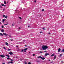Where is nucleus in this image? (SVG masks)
<instances>
[{
  "mask_svg": "<svg viewBox=\"0 0 64 64\" xmlns=\"http://www.w3.org/2000/svg\"><path fill=\"white\" fill-rule=\"evenodd\" d=\"M42 58V56H38V58Z\"/></svg>",
  "mask_w": 64,
  "mask_h": 64,
  "instance_id": "obj_19",
  "label": "nucleus"
},
{
  "mask_svg": "<svg viewBox=\"0 0 64 64\" xmlns=\"http://www.w3.org/2000/svg\"><path fill=\"white\" fill-rule=\"evenodd\" d=\"M0 56L2 58H4V57H5V56H4L3 55H0Z\"/></svg>",
  "mask_w": 64,
  "mask_h": 64,
  "instance_id": "obj_4",
  "label": "nucleus"
},
{
  "mask_svg": "<svg viewBox=\"0 0 64 64\" xmlns=\"http://www.w3.org/2000/svg\"><path fill=\"white\" fill-rule=\"evenodd\" d=\"M7 18V16H5V18Z\"/></svg>",
  "mask_w": 64,
  "mask_h": 64,
  "instance_id": "obj_20",
  "label": "nucleus"
},
{
  "mask_svg": "<svg viewBox=\"0 0 64 64\" xmlns=\"http://www.w3.org/2000/svg\"><path fill=\"white\" fill-rule=\"evenodd\" d=\"M48 34H50V33L49 32V33H48Z\"/></svg>",
  "mask_w": 64,
  "mask_h": 64,
  "instance_id": "obj_47",
  "label": "nucleus"
},
{
  "mask_svg": "<svg viewBox=\"0 0 64 64\" xmlns=\"http://www.w3.org/2000/svg\"><path fill=\"white\" fill-rule=\"evenodd\" d=\"M0 6H1V5H0Z\"/></svg>",
  "mask_w": 64,
  "mask_h": 64,
  "instance_id": "obj_64",
  "label": "nucleus"
},
{
  "mask_svg": "<svg viewBox=\"0 0 64 64\" xmlns=\"http://www.w3.org/2000/svg\"><path fill=\"white\" fill-rule=\"evenodd\" d=\"M42 29H43V30H45V28H42Z\"/></svg>",
  "mask_w": 64,
  "mask_h": 64,
  "instance_id": "obj_36",
  "label": "nucleus"
},
{
  "mask_svg": "<svg viewBox=\"0 0 64 64\" xmlns=\"http://www.w3.org/2000/svg\"><path fill=\"white\" fill-rule=\"evenodd\" d=\"M11 41H12V40H11Z\"/></svg>",
  "mask_w": 64,
  "mask_h": 64,
  "instance_id": "obj_63",
  "label": "nucleus"
},
{
  "mask_svg": "<svg viewBox=\"0 0 64 64\" xmlns=\"http://www.w3.org/2000/svg\"><path fill=\"white\" fill-rule=\"evenodd\" d=\"M44 52H47V51H46V50H45L44 51Z\"/></svg>",
  "mask_w": 64,
  "mask_h": 64,
  "instance_id": "obj_48",
  "label": "nucleus"
},
{
  "mask_svg": "<svg viewBox=\"0 0 64 64\" xmlns=\"http://www.w3.org/2000/svg\"><path fill=\"white\" fill-rule=\"evenodd\" d=\"M4 3L5 4H6V1H4Z\"/></svg>",
  "mask_w": 64,
  "mask_h": 64,
  "instance_id": "obj_18",
  "label": "nucleus"
},
{
  "mask_svg": "<svg viewBox=\"0 0 64 64\" xmlns=\"http://www.w3.org/2000/svg\"><path fill=\"white\" fill-rule=\"evenodd\" d=\"M19 18H20V19H22V18H21V17H19Z\"/></svg>",
  "mask_w": 64,
  "mask_h": 64,
  "instance_id": "obj_33",
  "label": "nucleus"
},
{
  "mask_svg": "<svg viewBox=\"0 0 64 64\" xmlns=\"http://www.w3.org/2000/svg\"><path fill=\"white\" fill-rule=\"evenodd\" d=\"M10 63V62H8V64H9Z\"/></svg>",
  "mask_w": 64,
  "mask_h": 64,
  "instance_id": "obj_24",
  "label": "nucleus"
},
{
  "mask_svg": "<svg viewBox=\"0 0 64 64\" xmlns=\"http://www.w3.org/2000/svg\"><path fill=\"white\" fill-rule=\"evenodd\" d=\"M18 46H16V48H18Z\"/></svg>",
  "mask_w": 64,
  "mask_h": 64,
  "instance_id": "obj_43",
  "label": "nucleus"
},
{
  "mask_svg": "<svg viewBox=\"0 0 64 64\" xmlns=\"http://www.w3.org/2000/svg\"><path fill=\"white\" fill-rule=\"evenodd\" d=\"M9 37H11V35L9 36Z\"/></svg>",
  "mask_w": 64,
  "mask_h": 64,
  "instance_id": "obj_38",
  "label": "nucleus"
},
{
  "mask_svg": "<svg viewBox=\"0 0 64 64\" xmlns=\"http://www.w3.org/2000/svg\"><path fill=\"white\" fill-rule=\"evenodd\" d=\"M58 52H60V51H61V49H60V48H59L58 49Z\"/></svg>",
  "mask_w": 64,
  "mask_h": 64,
  "instance_id": "obj_6",
  "label": "nucleus"
},
{
  "mask_svg": "<svg viewBox=\"0 0 64 64\" xmlns=\"http://www.w3.org/2000/svg\"><path fill=\"white\" fill-rule=\"evenodd\" d=\"M4 7H6V6L5 5H4Z\"/></svg>",
  "mask_w": 64,
  "mask_h": 64,
  "instance_id": "obj_39",
  "label": "nucleus"
},
{
  "mask_svg": "<svg viewBox=\"0 0 64 64\" xmlns=\"http://www.w3.org/2000/svg\"><path fill=\"white\" fill-rule=\"evenodd\" d=\"M3 48H4V49H5V50H6V48H5V47H3Z\"/></svg>",
  "mask_w": 64,
  "mask_h": 64,
  "instance_id": "obj_29",
  "label": "nucleus"
},
{
  "mask_svg": "<svg viewBox=\"0 0 64 64\" xmlns=\"http://www.w3.org/2000/svg\"><path fill=\"white\" fill-rule=\"evenodd\" d=\"M33 56H35V54H33Z\"/></svg>",
  "mask_w": 64,
  "mask_h": 64,
  "instance_id": "obj_40",
  "label": "nucleus"
},
{
  "mask_svg": "<svg viewBox=\"0 0 64 64\" xmlns=\"http://www.w3.org/2000/svg\"><path fill=\"white\" fill-rule=\"evenodd\" d=\"M62 54H60V57H61V56H62Z\"/></svg>",
  "mask_w": 64,
  "mask_h": 64,
  "instance_id": "obj_21",
  "label": "nucleus"
},
{
  "mask_svg": "<svg viewBox=\"0 0 64 64\" xmlns=\"http://www.w3.org/2000/svg\"><path fill=\"white\" fill-rule=\"evenodd\" d=\"M34 2L35 3V2H36V1L35 0Z\"/></svg>",
  "mask_w": 64,
  "mask_h": 64,
  "instance_id": "obj_44",
  "label": "nucleus"
},
{
  "mask_svg": "<svg viewBox=\"0 0 64 64\" xmlns=\"http://www.w3.org/2000/svg\"><path fill=\"white\" fill-rule=\"evenodd\" d=\"M22 1V0H21V1Z\"/></svg>",
  "mask_w": 64,
  "mask_h": 64,
  "instance_id": "obj_61",
  "label": "nucleus"
},
{
  "mask_svg": "<svg viewBox=\"0 0 64 64\" xmlns=\"http://www.w3.org/2000/svg\"><path fill=\"white\" fill-rule=\"evenodd\" d=\"M49 55V54L48 53H46L45 54V56L46 57V56H47V55Z\"/></svg>",
  "mask_w": 64,
  "mask_h": 64,
  "instance_id": "obj_3",
  "label": "nucleus"
},
{
  "mask_svg": "<svg viewBox=\"0 0 64 64\" xmlns=\"http://www.w3.org/2000/svg\"><path fill=\"white\" fill-rule=\"evenodd\" d=\"M54 54H53L51 56V57H52V56H54Z\"/></svg>",
  "mask_w": 64,
  "mask_h": 64,
  "instance_id": "obj_16",
  "label": "nucleus"
},
{
  "mask_svg": "<svg viewBox=\"0 0 64 64\" xmlns=\"http://www.w3.org/2000/svg\"><path fill=\"white\" fill-rule=\"evenodd\" d=\"M4 4H2L1 5L2 6H4Z\"/></svg>",
  "mask_w": 64,
  "mask_h": 64,
  "instance_id": "obj_23",
  "label": "nucleus"
},
{
  "mask_svg": "<svg viewBox=\"0 0 64 64\" xmlns=\"http://www.w3.org/2000/svg\"><path fill=\"white\" fill-rule=\"evenodd\" d=\"M61 62H62V63H63V62L62 61Z\"/></svg>",
  "mask_w": 64,
  "mask_h": 64,
  "instance_id": "obj_51",
  "label": "nucleus"
},
{
  "mask_svg": "<svg viewBox=\"0 0 64 64\" xmlns=\"http://www.w3.org/2000/svg\"><path fill=\"white\" fill-rule=\"evenodd\" d=\"M18 31H19L20 30L18 29Z\"/></svg>",
  "mask_w": 64,
  "mask_h": 64,
  "instance_id": "obj_45",
  "label": "nucleus"
},
{
  "mask_svg": "<svg viewBox=\"0 0 64 64\" xmlns=\"http://www.w3.org/2000/svg\"><path fill=\"white\" fill-rule=\"evenodd\" d=\"M27 49H28V48H24V51H25L26 50H27Z\"/></svg>",
  "mask_w": 64,
  "mask_h": 64,
  "instance_id": "obj_12",
  "label": "nucleus"
},
{
  "mask_svg": "<svg viewBox=\"0 0 64 64\" xmlns=\"http://www.w3.org/2000/svg\"><path fill=\"white\" fill-rule=\"evenodd\" d=\"M30 26H28V27H29Z\"/></svg>",
  "mask_w": 64,
  "mask_h": 64,
  "instance_id": "obj_58",
  "label": "nucleus"
},
{
  "mask_svg": "<svg viewBox=\"0 0 64 64\" xmlns=\"http://www.w3.org/2000/svg\"><path fill=\"white\" fill-rule=\"evenodd\" d=\"M11 61H14V60H12V59H11L10 60Z\"/></svg>",
  "mask_w": 64,
  "mask_h": 64,
  "instance_id": "obj_31",
  "label": "nucleus"
},
{
  "mask_svg": "<svg viewBox=\"0 0 64 64\" xmlns=\"http://www.w3.org/2000/svg\"><path fill=\"white\" fill-rule=\"evenodd\" d=\"M4 25H8V23H7L6 24H4Z\"/></svg>",
  "mask_w": 64,
  "mask_h": 64,
  "instance_id": "obj_25",
  "label": "nucleus"
},
{
  "mask_svg": "<svg viewBox=\"0 0 64 64\" xmlns=\"http://www.w3.org/2000/svg\"><path fill=\"white\" fill-rule=\"evenodd\" d=\"M3 34L4 35H5V36H7L8 35V34H7L6 33H3Z\"/></svg>",
  "mask_w": 64,
  "mask_h": 64,
  "instance_id": "obj_2",
  "label": "nucleus"
},
{
  "mask_svg": "<svg viewBox=\"0 0 64 64\" xmlns=\"http://www.w3.org/2000/svg\"><path fill=\"white\" fill-rule=\"evenodd\" d=\"M5 10V8H4L3 10V11H4Z\"/></svg>",
  "mask_w": 64,
  "mask_h": 64,
  "instance_id": "obj_42",
  "label": "nucleus"
},
{
  "mask_svg": "<svg viewBox=\"0 0 64 64\" xmlns=\"http://www.w3.org/2000/svg\"><path fill=\"white\" fill-rule=\"evenodd\" d=\"M56 56L55 55L54 56V60H55L56 59Z\"/></svg>",
  "mask_w": 64,
  "mask_h": 64,
  "instance_id": "obj_8",
  "label": "nucleus"
},
{
  "mask_svg": "<svg viewBox=\"0 0 64 64\" xmlns=\"http://www.w3.org/2000/svg\"><path fill=\"white\" fill-rule=\"evenodd\" d=\"M10 59V58H7V60H8V59Z\"/></svg>",
  "mask_w": 64,
  "mask_h": 64,
  "instance_id": "obj_26",
  "label": "nucleus"
},
{
  "mask_svg": "<svg viewBox=\"0 0 64 64\" xmlns=\"http://www.w3.org/2000/svg\"><path fill=\"white\" fill-rule=\"evenodd\" d=\"M28 64H31V62H29L28 63Z\"/></svg>",
  "mask_w": 64,
  "mask_h": 64,
  "instance_id": "obj_32",
  "label": "nucleus"
},
{
  "mask_svg": "<svg viewBox=\"0 0 64 64\" xmlns=\"http://www.w3.org/2000/svg\"><path fill=\"white\" fill-rule=\"evenodd\" d=\"M5 15H3V17H5Z\"/></svg>",
  "mask_w": 64,
  "mask_h": 64,
  "instance_id": "obj_37",
  "label": "nucleus"
},
{
  "mask_svg": "<svg viewBox=\"0 0 64 64\" xmlns=\"http://www.w3.org/2000/svg\"><path fill=\"white\" fill-rule=\"evenodd\" d=\"M25 64H27V62H25Z\"/></svg>",
  "mask_w": 64,
  "mask_h": 64,
  "instance_id": "obj_41",
  "label": "nucleus"
},
{
  "mask_svg": "<svg viewBox=\"0 0 64 64\" xmlns=\"http://www.w3.org/2000/svg\"><path fill=\"white\" fill-rule=\"evenodd\" d=\"M40 53H42V52H40Z\"/></svg>",
  "mask_w": 64,
  "mask_h": 64,
  "instance_id": "obj_53",
  "label": "nucleus"
},
{
  "mask_svg": "<svg viewBox=\"0 0 64 64\" xmlns=\"http://www.w3.org/2000/svg\"><path fill=\"white\" fill-rule=\"evenodd\" d=\"M24 52H26V50H24Z\"/></svg>",
  "mask_w": 64,
  "mask_h": 64,
  "instance_id": "obj_49",
  "label": "nucleus"
},
{
  "mask_svg": "<svg viewBox=\"0 0 64 64\" xmlns=\"http://www.w3.org/2000/svg\"><path fill=\"white\" fill-rule=\"evenodd\" d=\"M4 27V26H2V28H3Z\"/></svg>",
  "mask_w": 64,
  "mask_h": 64,
  "instance_id": "obj_27",
  "label": "nucleus"
},
{
  "mask_svg": "<svg viewBox=\"0 0 64 64\" xmlns=\"http://www.w3.org/2000/svg\"><path fill=\"white\" fill-rule=\"evenodd\" d=\"M7 3H8V2H7Z\"/></svg>",
  "mask_w": 64,
  "mask_h": 64,
  "instance_id": "obj_56",
  "label": "nucleus"
},
{
  "mask_svg": "<svg viewBox=\"0 0 64 64\" xmlns=\"http://www.w3.org/2000/svg\"><path fill=\"white\" fill-rule=\"evenodd\" d=\"M12 40L11 39V40Z\"/></svg>",
  "mask_w": 64,
  "mask_h": 64,
  "instance_id": "obj_59",
  "label": "nucleus"
},
{
  "mask_svg": "<svg viewBox=\"0 0 64 64\" xmlns=\"http://www.w3.org/2000/svg\"><path fill=\"white\" fill-rule=\"evenodd\" d=\"M40 33H42V32H40Z\"/></svg>",
  "mask_w": 64,
  "mask_h": 64,
  "instance_id": "obj_55",
  "label": "nucleus"
},
{
  "mask_svg": "<svg viewBox=\"0 0 64 64\" xmlns=\"http://www.w3.org/2000/svg\"><path fill=\"white\" fill-rule=\"evenodd\" d=\"M45 58H41V59H42V60H44V59H45Z\"/></svg>",
  "mask_w": 64,
  "mask_h": 64,
  "instance_id": "obj_9",
  "label": "nucleus"
},
{
  "mask_svg": "<svg viewBox=\"0 0 64 64\" xmlns=\"http://www.w3.org/2000/svg\"><path fill=\"white\" fill-rule=\"evenodd\" d=\"M5 19H4L2 20V22L3 23H4V22L5 21Z\"/></svg>",
  "mask_w": 64,
  "mask_h": 64,
  "instance_id": "obj_13",
  "label": "nucleus"
},
{
  "mask_svg": "<svg viewBox=\"0 0 64 64\" xmlns=\"http://www.w3.org/2000/svg\"><path fill=\"white\" fill-rule=\"evenodd\" d=\"M48 61H50V60H49Z\"/></svg>",
  "mask_w": 64,
  "mask_h": 64,
  "instance_id": "obj_50",
  "label": "nucleus"
},
{
  "mask_svg": "<svg viewBox=\"0 0 64 64\" xmlns=\"http://www.w3.org/2000/svg\"><path fill=\"white\" fill-rule=\"evenodd\" d=\"M0 7H1V8H2V6H0Z\"/></svg>",
  "mask_w": 64,
  "mask_h": 64,
  "instance_id": "obj_54",
  "label": "nucleus"
},
{
  "mask_svg": "<svg viewBox=\"0 0 64 64\" xmlns=\"http://www.w3.org/2000/svg\"><path fill=\"white\" fill-rule=\"evenodd\" d=\"M0 34L1 36H3V34L2 33H0Z\"/></svg>",
  "mask_w": 64,
  "mask_h": 64,
  "instance_id": "obj_11",
  "label": "nucleus"
},
{
  "mask_svg": "<svg viewBox=\"0 0 64 64\" xmlns=\"http://www.w3.org/2000/svg\"><path fill=\"white\" fill-rule=\"evenodd\" d=\"M42 12L44 11V9H43L42 10Z\"/></svg>",
  "mask_w": 64,
  "mask_h": 64,
  "instance_id": "obj_22",
  "label": "nucleus"
},
{
  "mask_svg": "<svg viewBox=\"0 0 64 64\" xmlns=\"http://www.w3.org/2000/svg\"><path fill=\"white\" fill-rule=\"evenodd\" d=\"M1 32H4V30L2 29L1 30Z\"/></svg>",
  "mask_w": 64,
  "mask_h": 64,
  "instance_id": "obj_7",
  "label": "nucleus"
},
{
  "mask_svg": "<svg viewBox=\"0 0 64 64\" xmlns=\"http://www.w3.org/2000/svg\"><path fill=\"white\" fill-rule=\"evenodd\" d=\"M51 63H52V62H51Z\"/></svg>",
  "mask_w": 64,
  "mask_h": 64,
  "instance_id": "obj_57",
  "label": "nucleus"
},
{
  "mask_svg": "<svg viewBox=\"0 0 64 64\" xmlns=\"http://www.w3.org/2000/svg\"><path fill=\"white\" fill-rule=\"evenodd\" d=\"M25 47H27V45H25Z\"/></svg>",
  "mask_w": 64,
  "mask_h": 64,
  "instance_id": "obj_46",
  "label": "nucleus"
},
{
  "mask_svg": "<svg viewBox=\"0 0 64 64\" xmlns=\"http://www.w3.org/2000/svg\"><path fill=\"white\" fill-rule=\"evenodd\" d=\"M62 52L63 53H64V49H63L62 50Z\"/></svg>",
  "mask_w": 64,
  "mask_h": 64,
  "instance_id": "obj_28",
  "label": "nucleus"
},
{
  "mask_svg": "<svg viewBox=\"0 0 64 64\" xmlns=\"http://www.w3.org/2000/svg\"><path fill=\"white\" fill-rule=\"evenodd\" d=\"M1 24V22H0V24Z\"/></svg>",
  "mask_w": 64,
  "mask_h": 64,
  "instance_id": "obj_60",
  "label": "nucleus"
},
{
  "mask_svg": "<svg viewBox=\"0 0 64 64\" xmlns=\"http://www.w3.org/2000/svg\"><path fill=\"white\" fill-rule=\"evenodd\" d=\"M13 62H10V63H12Z\"/></svg>",
  "mask_w": 64,
  "mask_h": 64,
  "instance_id": "obj_35",
  "label": "nucleus"
},
{
  "mask_svg": "<svg viewBox=\"0 0 64 64\" xmlns=\"http://www.w3.org/2000/svg\"><path fill=\"white\" fill-rule=\"evenodd\" d=\"M6 56H7V57H10V56H9L8 54H6Z\"/></svg>",
  "mask_w": 64,
  "mask_h": 64,
  "instance_id": "obj_15",
  "label": "nucleus"
},
{
  "mask_svg": "<svg viewBox=\"0 0 64 64\" xmlns=\"http://www.w3.org/2000/svg\"><path fill=\"white\" fill-rule=\"evenodd\" d=\"M9 54H10V55H12L13 54V53L12 52H10L9 53Z\"/></svg>",
  "mask_w": 64,
  "mask_h": 64,
  "instance_id": "obj_5",
  "label": "nucleus"
},
{
  "mask_svg": "<svg viewBox=\"0 0 64 64\" xmlns=\"http://www.w3.org/2000/svg\"><path fill=\"white\" fill-rule=\"evenodd\" d=\"M12 26H14V24H13L12 25Z\"/></svg>",
  "mask_w": 64,
  "mask_h": 64,
  "instance_id": "obj_52",
  "label": "nucleus"
},
{
  "mask_svg": "<svg viewBox=\"0 0 64 64\" xmlns=\"http://www.w3.org/2000/svg\"><path fill=\"white\" fill-rule=\"evenodd\" d=\"M29 53H30V52H29Z\"/></svg>",
  "mask_w": 64,
  "mask_h": 64,
  "instance_id": "obj_62",
  "label": "nucleus"
},
{
  "mask_svg": "<svg viewBox=\"0 0 64 64\" xmlns=\"http://www.w3.org/2000/svg\"><path fill=\"white\" fill-rule=\"evenodd\" d=\"M17 51H20V50L19 48H18L17 49Z\"/></svg>",
  "mask_w": 64,
  "mask_h": 64,
  "instance_id": "obj_17",
  "label": "nucleus"
},
{
  "mask_svg": "<svg viewBox=\"0 0 64 64\" xmlns=\"http://www.w3.org/2000/svg\"><path fill=\"white\" fill-rule=\"evenodd\" d=\"M18 29H21V28L20 27H19L18 28Z\"/></svg>",
  "mask_w": 64,
  "mask_h": 64,
  "instance_id": "obj_34",
  "label": "nucleus"
},
{
  "mask_svg": "<svg viewBox=\"0 0 64 64\" xmlns=\"http://www.w3.org/2000/svg\"><path fill=\"white\" fill-rule=\"evenodd\" d=\"M21 50H22L20 52H23V51H24V50H23V49L21 48Z\"/></svg>",
  "mask_w": 64,
  "mask_h": 64,
  "instance_id": "obj_10",
  "label": "nucleus"
},
{
  "mask_svg": "<svg viewBox=\"0 0 64 64\" xmlns=\"http://www.w3.org/2000/svg\"><path fill=\"white\" fill-rule=\"evenodd\" d=\"M6 44L7 46H8V44H9L7 42H6Z\"/></svg>",
  "mask_w": 64,
  "mask_h": 64,
  "instance_id": "obj_14",
  "label": "nucleus"
},
{
  "mask_svg": "<svg viewBox=\"0 0 64 64\" xmlns=\"http://www.w3.org/2000/svg\"><path fill=\"white\" fill-rule=\"evenodd\" d=\"M8 51H10V50H11V49H10L9 48H8Z\"/></svg>",
  "mask_w": 64,
  "mask_h": 64,
  "instance_id": "obj_30",
  "label": "nucleus"
},
{
  "mask_svg": "<svg viewBox=\"0 0 64 64\" xmlns=\"http://www.w3.org/2000/svg\"><path fill=\"white\" fill-rule=\"evenodd\" d=\"M48 46H44L43 45L42 46V48L44 50H46L47 48H48Z\"/></svg>",
  "mask_w": 64,
  "mask_h": 64,
  "instance_id": "obj_1",
  "label": "nucleus"
}]
</instances>
